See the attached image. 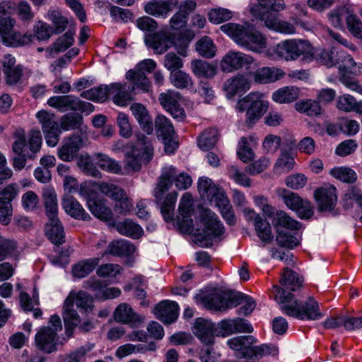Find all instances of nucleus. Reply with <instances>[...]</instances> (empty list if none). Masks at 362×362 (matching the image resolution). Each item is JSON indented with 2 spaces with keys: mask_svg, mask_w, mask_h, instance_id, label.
Wrapping results in <instances>:
<instances>
[{
  "mask_svg": "<svg viewBox=\"0 0 362 362\" xmlns=\"http://www.w3.org/2000/svg\"><path fill=\"white\" fill-rule=\"evenodd\" d=\"M274 289L277 293L276 300L281 305V310L287 315L299 320H317L323 317L317 302L313 298H309L305 302H300L294 298L293 294L286 293L278 286H274Z\"/></svg>",
  "mask_w": 362,
  "mask_h": 362,
  "instance_id": "nucleus-1",
  "label": "nucleus"
},
{
  "mask_svg": "<svg viewBox=\"0 0 362 362\" xmlns=\"http://www.w3.org/2000/svg\"><path fill=\"white\" fill-rule=\"evenodd\" d=\"M220 29L239 46L252 52L261 53L267 47V38L252 25L247 23H228L221 25Z\"/></svg>",
  "mask_w": 362,
  "mask_h": 362,
  "instance_id": "nucleus-2",
  "label": "nucleus"
},
{
  "mask_svg": "<svg viewBox=\"0 0 362 362\" xmlns=\"http://www.w3.org/2000/svg\"><path fill=\"white\" fill-rule=\"evenodd\" d=\"M274 52L280 59L285 61H294L303 56L305 61L313 60L314 48L307 40H287L279 43Z\"/></svg>",
  "mask_w": 362,
  "mask_h": 362,
  "instance_id": "nucleus-3",
  "label": "nucleus"
},
{
  "mask_svg": "<svg viewBox=\"0 0 362 362\" xmlns=\"http://www.w3.org/2000/svg\"><path fill=\"white\" fill-rule=\"evenodd\" d=\"M269 103L264 100V95L260 92H251L236 104V109L240 112H246L245 122L248 125L259 120L267 112Z\"/></svg>",
  "mask_w": 362,
  "mask_h": 362,
  "instance_id": "nucleus-4",
  "label": "nucleus"
},
{
  "mask_svg": "<svg viewBox=\"0 0 362 362\" xmlns=\"http://www.w3.org/2000/svg\"><path fill=\"white\" fill-rule=\"evenodd\" d=\"M173 180L176 187L179 189H186L192 183V180L187 173H182L177 175V170L174 167H165L162 170V174L154 190L156 199H163L164 192L170 189Z\"/></svg>",
  "mask_w": 362,
  "mask_h": 362,
  "instance_id": "nucleus-5",
  "label": "nucleus"
},
{
  "mask_svg": "<svg viewBox=\"0 0 362 362\" xmlns=\"http://www.w3.org/2000/svg\"><path fill=\"white\" fill-rule=\"evenodd\" d=\"M49 324V326L41 328L35 338L37 347L47 354L57 350V332L62 329L61 319L57 315L51 316Z\"/></svg>",
  "mask_w": 362,
  "mask_h": 362,
  "instance_id": "nucleus-6",
  "label": "nucleus"
},
{
  "mask_svg": "<svg viewBox=\"0 0 362 362\" xmlns=\"http://www.w3.org/2000/svg\"><path fill=\"white\" fill-rule=\"evenodd\" d=\"M276 193L288 208L297 213L299 218L308 219L313 215L311 203L298 194L285 188L278 189Z\"/></svg>",
  "mask_w": 362,
  "mask_h": 362,
  "instance_id": "nucleus-7",
  "label": "nucleus"
},
{
  "mask_svg": "<svg viewBox=\"0 0 362 362\" xmlns=\"http://www.w3.org/2000/svg\"><path fill=\"white\" fill-rule=\"evenodd\" d=\"M36 117L41 124L47 145L55 146L59 141L61 134V129L55 119V115L42 110L37 112Z\"/></svg>",
  "mask_w": 362,
  "mask_h": 362,
  "instance_id": "nucleus-8",
  "label": "nucleus"
},
{
  "mask_svg": "<svg viewBox=\"0 0 362 362\" xmlns=\"http://www.w3.org/2000/svg\"><path fill=\"white\" fill-rule=\"evenodd\" d=\"M180 98V93L172 90L161 93L158 96L162 107L170 112L174 119L183 122L186 119V114L184 108L178 103Z\"/></svg>",
  "mask_w": 362,
  "mask_h": 362,
  "instance_id": "nucleus-9",
  "label": "nucleus"
},
{
  "mask_svg": "<svg viewBox=\"0 0 362 362\" xmlns=\"http://www.w3.org/2000/svg\"><path fill=\"white\" fill-rule=\"evenodd\" d=\"M15 141L12 146L13 151L17 155L12 159V165L16 170H23L28 159L34 160L35 156L25 153L27 145L25 132L23 129H18L14 133Z\"/></svg>",
  "mask_w": 362,
  "mask_h": 362,
  "instance_id": "nucleus-10",
  "label": "nucleus"
},
{
  "mask_svg": "<svg viewBox=\"0 0 362 362\" xmlns=\"http://www.w3.org/2000/svg\"><path fill=\"white\" fill-rule=\"evenodd\" d=\"M253 62V57L249 54L230 50L222 58L220 66L223 72L230 73L249 66Z\"/></svg>",
  "mask_w": 362,
  "mask_h": 362,
  "instance_id": "nucleus-11",
  "label": "nucleus"
},
{
  "mask_svg": "<svg viewBox=\"0 0 362 362\" xmlns=\"http://www.w3.org/2000/svg\"><path fill=\"white\" fill-rule=\"evenodd\" d=\"M116 322L128 325L132 328L139 327L145 321L144 315L136 313L127 303H120L115 308L113 313Z\"/></svg>",
  "mask_w": 362,
  "mask_h": 362,
  "instance_id": "nucleus-12",
  "label": "nucleus"
},
{
  "mask_svg": "<svg viewBox=\"0 0 362 362\" xmlns=\"http://www.w3.org/2000/svg\"><path fill=\"white\" fill-rule=\"evenodd\" d=\"M315 198L321 211H331L337 202V188L331 185H325L315 190Z\"/></svg>",
  "mask_w": 362,
  "mask_h": 362,
  "instance_id": "nucleus-13",
  "label": "nucleus"
},
{
  "mask_svg": "<svg viewBox=\"0 0 362 362\" xmlns=\"http://www.w3.org/2000/svg\"><path fill=\"white\" fill-rule=\"evenodd\" d=\"M155 127L158 137L162 139L165 144L166 153H173L175 147L170 144L175 134L174 127L170 120L164 115H158L155 119Z\"/></svg>",
  "mask_w": 362,
  "mask_h": 362,
  "instance_id": "nucleus-14",
  "label": "nucleus"
},
{
  "mask_svg": "<svg viewBox=\"0 0 362 362\" xmlns=\"http://www.w3.org/2000/svg\"><path fill=\"white\" fill-rule=\"evenodd\" d=\"M201 221L204 225V232L209 237L217 238L224 233V227L217 215L209 209H203L200 214Z\"/></svg>",
  "mask_w": 362,
  "mask_h": 362,
  "instance_id": "nucleus-15",
  "label": "nucleus"
},
{
  "mask_svg": "<svg viewBox=\"0 0 362 362\" xmlns=\"http://www.w3.org/2000/svg\"><path fill=\"white\" fill-rule=\"evenodd\" d=\"M218 327L222 337L235 333H252L253 332L252 325L247 320L240 317L223 320L218 323Z\"/></svg>",
  "mask_w": 362,
  "mask_h": 362,
  "instance_id": "nucleus-16",
  "label": "nucleus"
},
{
  "mask_svg": "<svg viewBox=\"0 0 362 362\" xmlns=\"http://www.w3.org/2000/svg\"><path fill=\"white\" fill-rule=\"evenodd\" d=\"M257 341V339L252 335L239 336L229 339L228 344L230 349L236 351L238 358L250 359L252 354L249 352L253 351L254 344Z\"/></svg>",
  "mask_w": 362,
  "mask_h": 362,
  "instance_id": "nucleus-17",
  "label": "nucleus"
},
{
  "mask_svg": "<svg viewBox=\"0 0 362 362\" xmlns=\"http://www.w3.org/2000/svg\"><path fill=\"white\" fill-rule=\"evenodd\" d=\"M178 211L182 216V220H177L178 226L186 232L190 231L193 227L191 216L194 211L193 199L191 194L186 192L182 195Z\"/></svg>",
  "mask_w": 362,
  "mask_h": 362,
  "instance_id": "nucleus-18",
  "label": "nucleus"
},
{
  "mask_svg": "<svg viewBox=\"0 0 362 362\" xmlns=\"http://www.w3.org/2000/svg\"><path fill=\"white\" fill-rule=\"evenodd\" d=\"M146 156H144L140 153V151L134 146H131V150L126 153L124 158V166L122 167V175H132L136 172L140 170L143 160L146 162L147 159Z\"/></svg>",
  "mask_w": 362,
  "mask_h": 362,
  "instance_id": "nucleus-19",
  "label": "nucleus"
},
{
  "mask_svg": "<svg viewBox=\"0 0 362 362\" xmlns=\"http://www.w3.org/2000/svg\"><path fill=\"white\" fill-rule=\"evenodd\" d=\"M83 140L79 135L74 134L64 140L63 146L58 150L59 158L70 162L77 156L82 146Z\"/></svg>",
  "mask_w": 362,
  "mask_h": 362,
  "instance_id": "nucleus-20",
  "label": "nucleus"
},
{
  "mask_svg": "<svg viewBox=\"0 0 362 362\" xmlns=\"http://www.w3.org/2000/svg\"><path fill=\"white\" fill-rule=\"evenodd\" d=\"M215 332V325L204 318L197 319L194 324L193 333L205 344H214Z\"/></svg>",
  "mask_w": 362,
  "mask_h": 362,
  "instance_id": "nucleus-21",
  "label": "nucleus"
},
{
  "mask_svg": "<svg viewBox=\"0 0 362 362\" xmlns=\"http://www.w3.org/2000/svg\"><path fill=\"white\" fill-rule=\"evenodd\" d=\"M199 296L204 305L208 309L218 311L227 310V293L219 289H214L210 293Z\"/></svg>",
  "mask_w": 362,
  "mask_h": 362,
  "instance_id": "nucleus-22",
  "label": "nucleus"
},
{
  "mask_svg": "<svg viewBox=\"0 0 362 362\" xmlns=\"http://www.w3.org/2000/svg\"><path fill=\"white\" fill-rule=\"evenodd\" d=\"M223 88L227 98L231 99L237 94L248 90L250 88V81L245 76L239 74L227 79Z\"/></svg>",
  "mask_w": 362,
  "mask_h": 362,
  "instance_id": "nucleus-23",
  "label": "nucleus"
},
{
  "mask_svg": "<svg viewBox=\"0 0 362 362\" xmlns=\"http://www.w3.org/2000/svg\"><path fill=\"white\" fill-rule=\"evenodd\" d=\"M197 188L201 197L206 198L211 204H215L220 198L225 196L221 189L208 177H201L198 182Z\"/></svg>",
  "mask_w": 362,
  "mask_h": 362,
  "instance_id": "nucleus-24",
  "label": "nucleus"
},
{
  "mask_svg": "<svg viewBox=\"0 0 362 362\" xmlns=\"http://www.w3.org/2000/svg\"><path fill=\"white\" fill-rule=\"evenodd\" d=\"M154 314L163 322L171 324L177 318L178 305L168 300L162 301L156 306Z\"/></svg>",
  "mask_w": 362,
  "mask_h": 362,
  "instance_id": "nucleus-25",
  "label": "nucleus"
},
{
  "mask_svg": "<svg viewBox=\"0 0 362 362\" xmlns=\"http://www.w3.org/2000/svg\"><path fill=\"white\" fill-rule=\"evenodd\" d=\"M177 4V0H152L146 4L145 11L156 17L165 18Z\"/></svg>",
  "mask_w": 362,
  "mask_h": 362,
  "instance_id": "nucleus-26",
  "label": "nucleus"
},
{
  "mask_svg": "<svg viewBox=\"0 0 362 362\" xmlns=\"http://www.w3.org/2000/svg\"><path fill=\"white\" fill-rule=\"evenodd\" d=\"M130 110L142 130L148 134H152L153 122L147 108L141 103H135L131 105Z\"/></svg>",
  "mask_w": 362,
  "mask_h": 362,
  "instance_id": "nucleus-27",
  "label": "nucleus"
},
{
  "mask_svg": "<svg viewBox=\"0 0 362 362\" xmlns=\"http://www.w3.org/2000/svg\"><path fill=\"white\" fill-rule=\"evenodd\" d=\"M126 78L132 84V86H129L128 89H131L134 94L139 92L148 93L151 90V83L146 74L129 70L126 74Z\"/></svg>",
  "mask_w": 362,
  "mask_h": 362,
  "instance_id": "nucleus-28",
  "label": "nucleus"
},
{
  "mask_svg": "<svg viewBox=\"0 0 362 362\" xmlns=\"http://www.w3.org/2000/svg\"><path fill=\"white\" fill-rule=\"evenodd\" d=\"M93 158L101 170L115 175H122L123 173L120 162L110 157L108 155L102 153H95L93 154Z\"/></svg>",
  "mask_w": 362,
  "mask_h": 362,
  "instance_id": "nucleus-29",
  "label": "nucleus"
},
{
  "mask_svg": "<svg viewBox=\"0 0 362 362\" xmlns=\"http://www.w3.org/2000/svg\"><path fill=\"white\" fill-rule=\"evenodd\" d=\"M151 45L157 54H163L172 46H177L174 41V36L166 32H157L151 38Z\"/></svg>",
  "mask_w": 362,
  "mask_h": 362,
  "instance_id": "nucleus-30",
  "label": "nucleus"
},
{
  "mask_svg": "<svg viewBox=\"0 0 362 362\" xmlns=\"http://www.w3.org/2000/svg\"><path fill=\"white\" fill-rule=\"evenodd\" d=\"M45 231L46 236L52 243L59 245L64 243V228L57 217L49 218Z\"/></svg>",
  "mask_w": 362,
  "mask_h": 362,
  "instance_id": "nucleus-31",
  "label": "nucleus"
},
{
  "mask_svg": "<svg viewBox=\"0 0 362 362\" xmlns=\"http://www.w3.org/2000/svg\"><path fill=\"white\" fill-rule=\"evenodd\" d=\"M62 206L65 211L71 217L83 221L90 219V215L86 212L81 204L72 196H66L64 198Z\"/></svg>",
  "mask_w": 362,
  "mask_h": 362,
  "instance_id": "nucleus-32",
  "label": "nucleus"
},
{
  "mask_svg": "<svg viewBox=\"0 0 362 362\" xmlns=\"http://www.w3.org/2000/svg\"><path fill=\"white\" fill-rule=\"evenodd\" d=\"M284 76V72L275 67H262L254 73V80L256 83L266 84L275 82Z\"/></svg>",
  "mask_w": 362,
  "mask_h": 362,
  "instance_id": "nucleus-33",
  "label": "nucleus"
},
{
  "mask_svg": "<svg viewBox=\"0 0 362 362\" xmlns=\"http://www.w3.org/2000/svg\"><path fill=\"white\" fill-rule=\"evenodd\" d=\"M261 20L264 21V25L269 29L285 33L293 34L296 32V28L291 23L281 21L275 17H272L269 12L264 13L261 16Z\"/></svg>",
  "mask_w": 362,
  "mask_h": 362,
  "instance_id": "nucleus-34",
  "label": "nucleus"
},
{
  "mask_svg": "<svg viewBox=\"0 0 362 362\" xmlns=\"http://www.w3.org/2000/svg\"><path fill=\"white\" fill-rule=\"evenodd\" d=\"M127 90L126 84L121 83H110V94L115 104L119 106H126L133 100L131 89Z\"/></svg>",
  "mask_w": 362,
  "mask_h": 362,
  "instance_id": "nucleus-35",
  "label": "nucleus"
},
{
  "mask_svg": "<svg viewBox=\"0 0 362 362\" xmlns=\"http://www.w3.org/2000/svg\"><path fill=\"white\" fill-rule=\"evenodd\" d=\"M88 208L91 213L100 220L107 221L112 218V212L102 199L89 198L87 200Z\"/></svg>",
  "mask_w": 362,
  "mask_h": 362,
  "instance_id": "nucleus-36",
  "label": "nucleus"
},
{
  "mask_svg": "<svg viewBox=\"0 0 362 362\" xmlns=\"http://www.w3.org/2000/svg\"><path fill=\"white\" fill-rule=\"evenodd\" d=\"M279 282L284 286L281 289L286 291V293H288L286 289L295 291L302 286L303 281L296 272L286 267L281 274Z\"/></svg>",
  "mask_w": 362,
  "mask_h": 362,
  "instance_id": "nucleus-37",
  "label": "nucleus"
},
{
  "mask_svg": "<svg viewBox=\"0 0 362 362\" xmlns=\"http://www.w3.org/2000/svg\"><path fill=\"white\" fill-rule=\"evenodd\" d=\"M191 67L193 74L197 77L211 78L216 74V66L204 60L192 61Z\"/></svg>",
  "mask_w": 362,
  "mask_h": 362,
  "instance_id": "nucleus-38",
  "label": "nucleus"
},
{
  "mask_svg": "<svg viewBox=\"0 0 362 362\" xmlns=\"http://www.w3.org/2000/svg\"><path fill=\"white\" fill-rule=\"evenodd\" d=\"M42 199L48 218L57 217L58 204L54 190L48 187L45 188L42 192Z\"/></svg>",
  "mask_w": 362,
  "mask_h": 362,
  "instance_id": "nucleus-39",
  "label": "nucleus"
},
{
  "mask_svg": "<svg viewBox=\"0 0 362 362\" xmlns=\"http://www.w3.org/2000/svg\"><path fill=\"white\" fill-rule=\"evenodd\" d=\"M337 107L346 112H356L362 114V100L357 101L352 95L344 94L338 98Z\"/></svg>",
  "mask_w": 362,
  "mask_h": 362,
  "instance_id": "nucleus-40",
  "label": "nucleus"
},
{
  "mask_svg": "<svg viewBox=\"0 0 362 362\" xmlns=\"http://www.w3.org/2000/svg\"><path fill=\"white\" fill-rule=\"evenodd\" d=\"M33 38L34 36L29 32L21 33L14 30L6 39H4L2 43L8 47H19L29 45L33 42Z\"/></svg>",
  "mask_w": 362,
  "mask_h": 362,
  "instance_id": "nucleus-41",
  "label": "nucleus"
},
{
  "mask_svg": "<svg viewBox=\"0 0 362 362\" xmlns=\"http://www.w3.org/2000/svg\"><path fill=\"white\" fill-rule=\"evenodd\" d=\"M135 246L127 240L113 241L109 244L105 253L114 256H129L135 252Z\"/></svg>",
  "mask_w": 362,
  "mask_h": 362,
  "instance_id": "nucleus-42",
  "label": "nucleus"
},
{
  "mask_svg": "<svg viewBox=\"0 0 362 362\" xmlns=\"http://www.w3.org/2000/svg\"><path fill=\"white\" fill-rule=\"evenodd\" d=\"M110 94V84L109 86L100 85L98 87L92 88L89 90L83 91L80 95L83 98L88 100L103 103L107 100Z\"/></svg>",
  "mask_w": 362,
  "mask_h": 362,
  "instance_id": "nucleus-43",
  "label": "nucleus"
},
{
  "mask_svg": "<svg viewBox=\"0 0 362 362\" xmlns=\"http://www.w3.org/2000/svg\"><path fill=\"white\" fill-rule=\"evenodd\" d=\"M99 261V258H90L78 262L72 267L73 276L78 279L87 276L94 270Z\"/></svg>",
  "mask_w": 362,
  "mask_h": 362,
  "instance_id": "nucleus-44",
  "label": "nucleus"
},
{
  "mask_svg": "<svg viewBox=\"0 0 362 362\" xmlns=\"http://www.w3.org/2000/svg\"><path fill=\"white\" fill-rule=\"evenodd\" d=\"M339 54L340 52L336 47H333L330 50L321 49L317 52L314 50L313 59H316L322 64L331 67L339 64Z\"/></svg>",
  "mask_w": 362,
  "mask_h": 362,
  "instance_id": "nucleus-45",
  "label": "nucleus"
},
{
  "mask_svg": "<svg viewBox=\"0 0 362 362\" xmlns=\"http://www.w3.org/2000/svg\"><path fill=\"white\" fill-rule=\"evenodd\" d=\"M115 227L120 234L133 238H139L143 233L141 227L130 219L117 223Z\"/></svg>",
  "mask_w": 362,
  "mask_h": 362,
  "instance_id": "nucleus-46",
  "label": "nucleus"
},
{
  "mask_svg": "<svg viewBox=\"0 0 362 362\" xmlns=\"http://www.w3.org/2000/svg\"><path fill=\"white\" fill-rule=\"evenodd\" d=\"M295 107L298 112L310 117H317L322 113V107L317 100L299 101L295 104Z\"/></svg>",
  "mask_w": 362,
  "mask_h": 362,
  "instance_id": "nucleus-47",
  "label": "nucleus"
},
{
  "mask_svg": "<svg viewBox=\"0 0 362 362\" xmlns=\"http://www.w3.org/2000/svg\"><path fill=\"white\" fill-rule=\"evenodd\" d=\"M177 197V193L176 192H171L166 195L163 202H161V200L156 199L158 202H160V211L163 218L167 221L173 219Z\"/></svg>",
  "mask_w": 362,
  "mask_h": 362,
  "instance_id": "nucleus-48",
  "label": "nucleus"
},
{
  "mask_svg": "<svg viewBox=\"0 0 362 362\" xmlns=\"http://www.w3.org/2000/svg\"><path fill=\"white\" fill-rule=\"evenodd\" d=\"M298 98V89L294 87H284L272 94V99L279 103H289Z\"/></svg>",
  "mask_w": 362,
  "mask_h": 362,
  "instance_id": "nucleus-49",
  "label": "nucleus"
},
{
  "mask_svg": "<svg viewBox=\"0 0 362 362\" xmlns=\"http://www.w3.org/2000/svg\"><path fill=\"white\" fill-rule=\"evenodd\" d=\"M329 174L337 180L349 184L357 180L356 172L349 167H335L330 170Z\"/></svg>",
  "mask_w": 362,
  "mask_h": 362,
  "instance_id": "nucleus-50",
  "label": "nucleus"
},
{
  "mask_svg": "<svg viewBox=\"0 0 362 362\" xmlns=\"http://www.w3.org/2000/svg\"><path fill=\"white\" fill-rule=\"evenodd\" d=\"M218 132L216 128L204 130L198 139L200 148L206 151L213 148L218 141Z\"/></svg>",
  "mask_w": 362,
  "mask_h": 362,
  "instance_id": "nucleus-51",
  "label": "nucleus"
},
{
  "mask_svg": "<svg viewBox=\"0 0 362 362\" xmlns=\"http://www.w3.org/2000/svg\"><path fill=\"white\" fill-rule=\"evenodd\" d=\"M255 227L258 237L262 241L269 243L272 240V228L266 219H262L259 216H255Z\"/></svg>",
  "mask_w": 362,
  "mask_h": 362,
  "instance_id": "nucleus-52",
  "label": "nucleus"
},
{
  "mask_svg": "<svg viewBox=\"0 0 362 362\" xmlns=\"http://www.w3.org/2000/svg\"><path fill=\"white\" fill-rule=\"evenodd\" d=\"M214 204L219 209L223 218L229 225L233 226L235 223V216L232 210L230 202L226 195L220 198V199L216 201Z\"/></svg>",
  "mask_w": 362,
  "mask_h": 362,
  "instance_id": "nucleus-53",
  "label": "nucleus"
},
{
  "mask_svg": "<svg viewBox=\"0 0 362 362\" xmlns=\"http://www.w3.org/2000/svg\"><path fill=\"white\" fill-rule=\"evenodd\" d=\"M172 84L178 89L187 88L193 85L189 74L182 70L172 71L170 76Z\"/></svg>",
  "mask_w": 362,
  "mask_h": 362,
  "instance_id": "nucleus-54",
  "label": "nucleus"
},
{
  "mask_svg": "<svg viewBox=\"0 0 362 362\" xmlns=\"http://www.w3.org/2000/svg\"><path fill=\"white\" fill-rule=\"evenodd\" d=\"M196 49L202 57L211 59L215 56L216 47L213 40L205 36L197 42Z\"/></svg>",
  "mask_w": 362,
  "mask_h": 362,
  "instance_id": "nucleus-55",
  "label": "nucleus"
},
{
  "mask_svg": "<svg viewBox=\"0 0 362 362\" xmlns=\"http://www.w3.org/2000/svg\"><path fill=\"white\" fill-rule=\"evenodd\" d=\"M83 122V117L77 113H67L60 119V129L68 131L78 129Z\"/></svg>",
  "mask_w": 362,
  "mask_h": 362,
  "instance_id": "nucleus-56",
  "label": "nucleus"
},
{
  "mask_svg": "<svg viewBox=\"0 0 362 362\" xmlns=\"http://www.w3.org/2000/svg\"><path fill=\"white\" fill-rule=\"evenodd\" d=\"M249 353L252 354L250 359L259 360L264 356H275L278 355L279 349L275 345L265 344L260 346H255L253 347V351H250Z\"/></svg>",
  "mask_w": 362,
  "mask_h": 362,
  "instance_id": "nucleus-57",
  "label": "nucleus"
},
{
  "mask_svg": "<svg viewBox=\"0 0 362 362\" xmlns=\"http://www.w3.org/2000/svg\"><path fill=\"white\" fill-rule=\"evenodd\" d=\"M98 189L101 193L111 198L114 201L115 199L122 198V196L125 192L120 187L106 182L100 183L98 185Z\"/></svg>",
  "mask_w": 362,
  "mask_h": 362,
  "instance_id": "nucleus-58",
  "label": "nucleus"
},
{
  "mask_svg": "<svg viewBox=\"0 0 362 362\" xmlns=\"http://www.w3.org/2000/svg\"><path fill=\"white\" fill-rule=\"evenodd\" d=\"M77 164L85 174L95 178L101 177L100 171L95 167L90 157L81 156Z\"/></svg>",
  "mask_w": 362,
  "mask_h": 362,
  "instance_id": "nucleus-59",
  "label": "nucleus"
},
{
  "mask_svg": "<svg viewBox=\"0 0 362 362\" xmlns=\"http://www.w3.org/2000/svg\"><path fill=\"white\" fill-rule=\"evenodd\" d=\"M343 201L346 207L352 206L353 202L362 207V189L357 186L349 187L344 196Z\"/></svg>",
  "mask_w": 362,
  "mask_h": 362,
  "instance_id": "nucleus-60",
  "label": "nucleus"
},
{
  "mask_svg": "<svg viewBox=\"0 0 362 362\" xmlns=\"http://www.w3.org/2000/svg\"><path fill=\"white\" fill-rule=\"evenodd\" d=\"M276 240L281 247L293 249L300 244L299 239L284 230H279Z\"/></svg>",
  "mask_w": 362,
  "mask_h": 362,
  "instance_id": "nucleus-61",
  "label": "nucleus"
},
{
  "mask_svg": "<svg viewBox=\"0 0 362 362\" xmlns=\"http://www.w3.org/2000/svg\"><path fill=\"white\" fill-rule=\"evenodd\" d=\"M18 255L16 243L13 240L0 238V262L8 257Z\"/></svg>",
  "mask_w": 362,
  "mask_h": 362,
  "instance_id": "nucleus-62",
  "label": "nucleus"
},
{
  "mask_svg": "<svg viewBox=\"0 0 362 362\" xmlns=\"http://www.w3.org/2000/svg\"><path fill=\"white\" fill-rule=\"evenodd\" d=\"M64 321L66 332L69 337H71L74 328L80 323L81 318L76 310H68L64 313Z\"/></svg>",
  "mask_w": 362,
  "mask_h": 362,
  "instance_id": "nucleus-63",
  "label": "nucleus"
},
{
  "mask_svg": "<svg viewBox=\"0 0 362 362\" xmlns=\"http://www.w3.org/2000/svg\"><path fill=\"white\" fill-rule=\"evenodd\" d=\"M232 16L230 11L222 8L211 9L208 13L209 21L215 24H220L229 21Z\"/></svg>",
  "mask_w": 362,
  "mask_h": 362,
  "instance_id": "nucleus-64",
  "label": "nucleus"
}]
</instances>
